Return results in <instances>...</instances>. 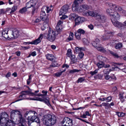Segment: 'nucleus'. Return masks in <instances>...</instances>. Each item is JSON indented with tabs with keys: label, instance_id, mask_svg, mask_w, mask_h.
<instances>
[{
	"label": "nucleus",
	"instance_id": "nucleus-1",
	"mask_svg": "<svg viewBox=\"0 0 126 126\" xmlns=\"http://www.w3.org/2000/svg\"><path fill=\"white\" fill-rule=\"evenodd\" d=\"M30 121H31L32 123L34 121L35 122L40 123L39 119L37 117L36 113L35 112L34 115H32L29 120H25L22 117V115H19V126H25L28 122Z\"/></svg>",
	"mask_w": 126,
	"mask_h": 126
},
{
	"label": "nucleus",
	"instance_id": "nucleus-2",
	"mask_svg": "<svg viewBox=\"0 0 126 126\" xmlns=\"http://www.w3.org/2000/svg\"><path fill=\"white\" fill-rule=\"evenodd\" d=\"M83 0H75L73 4L72 8L75 11L80 12H83L85 11L88 10L89 8V6L87 5L84 4L80 5L79 7H78L79 4L82 2Z\"/></svg>",
	"mask_w": 126,
	"mask_h": 126
},
{
	"label": "nucleus",
	"instance_id": "nucleus-3",
	"mask_svg": "<svg viewBox=\"0 0 126 126\" xmlns=\"http://www.w3.org/2000/svg\"><path fill=\"white\" fill-rule=\"evenodd\" d=\"M83 14L84 16H90L95 17H96L99 19V21L102 22H105L106 20V17L104 15L95 11H86L83 12Z\"/></svg>",
	"mask_w": 126,
	"mask_h": 126
},
{
	"label": "nucleus",
	"instance_id": "nucleus-4",
	"mask_svg": "<svg viewBox=\"0 0 126 126\" xmlns=\"http://www.w3.org/2000/svg\"><path fill=\"white\" fill-rule=\"evenodd\" d=\"M56 32L54 31L50 28H49L48 32L47 39L51 42H53L56 38Z\"/></svg>",
	"mask_w": 126,
	"mask_h": 126
},
{
	"label": "nucleus",
	"instance_id": "nucleus-5",
	"mask_svg": "<svg viewBox=\"0 0 126 126\" xmlns=\"http://www.w3.org/2000/svg\"><path fill=\"white\" fill-rule=\"evenodd\" d=\"M100 41L98 39L96 38L94 41H93L92 44L94 47L97 48L98 51L102 52L105 53L106 51V50L99 44Z\"/></svg>",
	"mask_w": 126,
	"mask_h": 126
},
{
	"label": "nucleus",
	"instance_id": "nucleus-6",
	"mask_svg": "<svg viewBox=\"0 0 126 126\" xmlns=\"http://www.w3.org/2000/svg\"><path fill=\"white\" fill-rule=\"evenodd\" d=\"M113 32L105 30L104 35L102 36V39L104 41L108 40L113 36Z\"/></svg>",
	"mask_w": 126,
	"mask_h": 126
},
{
	"label": "nucleus",
	"instance_id": "nucleus-7",
	"mask_svg": "<svg viewBox=\"0 0 126 126\" xmlns=\"http://www.w3.org/2000/svg\"><path fill=\"white\" fill-rule=\"evenodd\" d=\"M11 34H9L10 39H15L17 38L19 36L18 31L16 29H13L9 31Z\"/></svg>",
	"mask_w": 126,
	"mask_h": 126
},
{
	"label": "nucleus",
	"instance_id": "nucleus-8",
	"mask_svg": "<svg viewBox=\"0 0 126 126\" xmlns=\"http://www.w3.org/2000/svg\"><path fill=\"white\" fill-rule=\"evenodd\" d=\"M51 115L48 114L44 116L43 121L45 122V124L47 126H51Z\"/></svg>",
	"mask_w": 126,
	"mask_h": 126
},
{
	"label": "nucleus",
	"instance_id": "nucleus-9",
	"mask_svg": "<svg viewBox=\"0 0 126 126\" xmlns=\"http://www.w3.org/2000/svg\"><path fill=\"white\" fill-rule=\"evenodd\" d=\"M85 20V18L84 17L78 16L75 20V25H79L84 21Z\"/></svg>",
	"mask_w": 126,
	"mask_h": 126
},
{
	"label": "nucleus",
	"instance_id": "nucleus-10",
	"mask_svg": "<svg viewBox=\"0 0 126 126\" xmlns=\"http://www.w3.org/2000/svg\"><path fill=\"white\" fill-rule=\"evenodd\" d=\"M108 5L112 8L116 10H118L121 13L123 10L122 8L119 6H117L116 5L111 3L108 4Z\"/></svg>",
	"mask_w": 126,
	"mask_h": 126
},
{
	"label": "nucleus",
	"instance_id": "nucleus-11",
	"mask_svg": "<svg viewBox=\"0 0 126 126\" xmlns=\"http://www.w3.org/2000/svg\"><path fill=\"white\" fill-rule=\"evenodd\" d=\"M8 31L10 32L8 29H5L3 30L1 32L2 36L6 39H9L10 36L8 34Z\"/></svg>",
	"mask_w": 126,
	"mask_h": 126
},
{
	"label": "nucleus",
	"instance_id": "nucleus-12",
	"mask_svg": "<svg viewBox=\"0 0 126 126\" xmlns=\"http://www.w3.org/2000/svg\"><path fill=\"white\" fill-rule=\"evenodd\" d=\"M38 98L39 99V101L44 102L49 106H51V105L49 102V99L48 97L45 96L43 98H41L40 97Z\"/></svg>",
	"mask_w": 126,
	"mask_h": 126
},
{
	"label": "nucleus",
	"instance_id": "nucleus-13",
	"mask_svg": "<svg viewBox=\"0 0 126 126\" xmlns=\"http://www.w3.org/2000/svg\"><path fill=\"white\" fill-rule=\"evenodd\" d=\"M111 21L113 24L116 27L119 28L123 26V24L121 22H119L117 20H115L114 19H111Z\"/></svg>",
	"mask_w": 126,
	"mask_h": 126
},
{
	"label": "nucleus",
	"instance_id": "nucleus-14",
	"mask_svg": "<svg viewBox=\"0 0 126 126\" xmlns=\"http://www.w3.org/2000/svg\"><path fill=\"white\" fill-rule=\"evenodd\" d=\"M44 8L45 7L42 8L40 15V18L42 20H46L48 19L47 16L46 15L45 11H43Z\"/></svg>",
	"mask_w": 126,
	"mask_h": 126
},
{
	"label": "nucleus",
	"instance_id": "nucleus-15",
	"mask_svg": "<svg viewBox=\"0 0 126 126\" xmlns=\"http://www.w3.org/2000/svg\"><path fill=\"white\" fill-rule=\"evenodd\" d=\"M33 6V8L32 9V14L33 15L35 13V11L36 9V5L38 1V0H30Z\"/></svg>",
	"mask_w": 126,
	"mask_h": 126
},
{
	"label": "nucleus",
	"instance_id": "nucleus-16",
	"mask_svg": "<svg viewBox=\"0 0 126 126\" xmlns=\"http://www.w3.org/2000/svg\"><path fill=\"white\" fill-rule=\"evenodd\" d=\"M35 113L34 111H27L24 114V116L25 117H26L28 115V117L27 120H29L32 115H34V113Z\"/></svg>",
	"mask_w": 126,
	"mask_h": 126
},
{
	"label": "nucleus",
	"instance_id": "nucleus-17",
	"mask_svg": "<svg viewBox=\"0 0 126 126\" xmlns=\"http://www.w3.org/2000/svg\"><path fill=\"white\" fill-rule=\"evenodd\" d=\"M27 93H28L32 95H35V94L34 93H32L28 91H22L21 93V94L19 95V97H24L23 96L27 94Z\"/></svg>",
	"mask_w": 126,
	"mask_h": 126
},
{
	"label": "nucleus",
	"instance_id": "nucleus-18",
	"mask_svg": "<svg viewBox=\"0 0 126 126\" xmlns=\"http://www.w3.org/2000/svg\"><path fill=\"white\" fill-rule=\"evenodd\" d=\"M43 34H41L38 39L35 40L33 41H32V44L37 45L40 43L41 42L40 39H42L43 38Z\"/></svg>",
	"mask_w": 126,
	"mask_h": 126
},
{
	"label": "nucleus",
	"instance_id": "nucleus-19",
	"mask_svg": "<svg viewBox=\"0 0 126 126\" xmlns=\"http://www.w3.org/2000/svg\"><path fill=\"white\" fill-rule=\"evenodd\" d=\"M43 21H44V22L43 23V26L41 28V29L42 31L44 30L45 29L47 28L48 26V19Z\"/></svg>",
	"mask_w": 126,
	"mask_h": 126
},
{
	"label": "nucleus",
	"instance_id": "nucleus-20",
	"mask_svg": "<svg viewBox=\"0 0 126 126\" xmlns=\"http://www.w3.org/2000/svg\"><path fill=\"white\" fill-rule=\"evenodd\" d=\"M112 16L113 17L112 18L114 19L115 20H118L120 18V16L118 13L115 11L112 14Z\"/></svg>",
	"mask_w": 126,
	"mask_h": 126
},
{
	"label": "nucleus",
	"instance_id": "nucleus-21",
	"mask_svg": "<svg viewBox=\"0 0 126 126\" xmlns=\"http://www.w3.org/2000/svg\"><path fill=\"white\" fill-rule=\"evenodd\" d=\"M51 125H53L56 122L57 118L54 115H51Z\"/></svg>",
	"mask_w": 126,
	"mask_h": 126
},
{
	"label": "nucleus",
	"instance_id": "nucleus-22",
	"mask_svg": "<svg viewBox=\"0 0 126 126\" xmlns=\"http://www.w3.org/2000/svg\"><path fill=\"white\" fill-rule=\"evenodd\" d=\"M40 123L35 122L32 123L31 121L28 122L27 124L28 126H40Z\"/></svg>",
	"mask_w": 126,
	"mask_h": 126
},
{
	"label": "nucleus",
	"instance_id": "nucleus-23",
	"mask_svg": "<svg viewBox=\"0 0 126 126\" xmlns=\"http://www.w3.org/2000/svg\"><path fill=\"white\" fill-rule=\"evenodd\" d=\"M72 119L68 118V119L67 122H66V124L63 125V126H72Z\"/></svg>",
	"mask_w": 126,
	"mask_h": 126
},
{
	"label": "nucleus",
	"instance_id": "nucleus-24",
	"mask_svg": "<svg viewBox=\"0 0 126 126\" xmlns=\"http://www.w3.org/2000/svg\"><path fill=\"white\" fill-rule=\"evenodd\" d=\"M123 47V45L122 43H119L116 44L114 46L115 48L117 49H120Z\"/></svg>",
	"mask_w": 126,
	"mask_h": 126
},
{
	"label": "nucleus",
	"instance_id": "nucleus-25",
	"mask_svg": "<svg viewBox=\"0 0 126 126\" xmlns=\"http://www.w3.org/2000/svg\"><path fill=\"white\" fill-rule=\"evenodd\" d=\"M17 112V114L19 116L18 117L19 118V115H21L19 114L20 113V112L17 110H13L11 111V117H12L14 116L16 114V113Z\"/></svg>",
	"mask_w": 126,
	"mask_h": 126
},
{
	"label": "nucleus",
	"instance_id": "nucleus-26",
	"mask_svg": "<svg viewBox=\"0 0 126 126\" xmlns=\"http://www.w3.org/2000/svg\"><path fill=\"white\" fill-rule=\"evenodd\" d=\"M46 57L48 60L52 61H54V56L53 55L48 54L46 55Z\"/></svg>",
	"mask_w": 126,
	"mask_h": 126
},
{
	"label": "nucleus",
	"instance_id": "nucleus-27",
	"mask_svg": "<svg viewBox=\"0 0 126 126\" xmlns=\"http://www.w3.org/2000/svg\"><path fill=\"white\" fill-rule=\"evenodd\" d=\"M83 50V49L82 47L79 48L77 47L75 48V52L77 53H78L81 52V51Z\"/></svg>",
	"mask_w": 126,
	"mask_h": 126
},
{
	"label": "nucleus",
	"instance_id": "nucleus-28",
	"mask_svg": "<svg viewBox=\"0 0 126 126\" xmlns=\"http://www.w3.org/2000/svg\"><path fill=\"white\" fill-rule=\"evenodd\" d=\"M112 70L111 69L104 68L103 69V71L104 73V75H105L106 74H108Z\"/></svg>",
	"mask_w": 126,
	"mask_h": 126
},
{
	"label": "nucleus",
	"instance_id": "nucleus-29",
	"mask_svg": "<svg viewBox=\"0 0 126 126\" xmlns=\"http://www.w3.org/2000/svg\"><path fill=\"white\" fill-rule=\"evenodd\" d=\"M109 52L115 58H118L120 57L117 53L114 52L110 50H108Z\"/></svg>",
	"mask_w": 126,
	"mask_h": 126
},
{
	"label": "nucleus",
	"instance_id": "nucleus-30",
	"mask_svg": "<svg viewBox=\"0 0 126 126\" xmlns=\"http://www.w3.org/2000/svg\"><path fill=\"white\" fill-rule=\"evenodd\" d=\"M71 61L70 63L72 64L76 62V58L75 57V56L73 55H71Z\"/></svg>",
	"mask_w": 126,
	"mask_h": 126
},
{
	"label": "nucleus",
	"instance_id": "nucleus-31",
	"mask_svg": "<svg viewBox=\"0 0 126 126\" xmlns=\"http://www.w3.org/2000/svg\"><path fill=\"white\" fill-rule=\"evenodd\" d=\"M26 7L28 9L31 7H32V9L33 8V6L30 1L26 3Z\"/></svg>",
	"mask_w": 126,
	"mask_h": 126
},
{
	"label": "nucleus",
	"instance_id": "nucleus-32",
	"mask_svg": "<svg viewBox=\"0 0 126 126\" xmlns=\"http://www.w3.org/2000/svg\"><path fill=\"white\" fill-rule=\"evenodd\" d=\"M10 121H8L7 122L5 125V126H15V124L14 122L11 120Z\"/></svg>",
	"mask_w": 126,
	"mask_h": 126
},
{
	"label": "nucleus",
	"instance_id": "nucleus-33",
	"mask_svg": "<svg viewBox=\"0 0 126 126\" xmlns=\"http://www.w3.org/2000/svg\"><path fill=\"white\" fill-rule=\"evenodd\" d=\"M66 71V69L65 68L63 70H61V72H57L54 74L55 76L57 77H59L62 75V73L65 72Z\"/></svg>",
	"mask_w": 126,
	"mask_h": 126
},
{
	"label": "nucleus",
	"instance_id": "nucleus-34",
	"mask_svg": "<svg viewBox=\"0 0 126 126\" xmlns=\"http://www.w3.org/2000/svg\"><path fill=\"white\" fill-rule=\"evenodd\" d=\"M114 11H115L113 10H112L110 9H107L106 11L107 14L110 16L112 15Z\"/></svg>",
	"mask_w": 126,
	"mask_h": 126
},
{
	"label": "nucleus",
	"instance_id": "nucleus-35",
	"mask_svg": "<svg viewBox=\"0 0 126 126\" xmlns=\"http://www.w3.org/2000/svg\"><path fill=\"white\" fill-rule=\"evenodd\" d=\"M104 63L102 61H99L97 64V66L98 68H101L103 67Z\"/></svg>",
	"mask_w": 126,
	"mask_h": 126
},
{
	"label": "nucleus",
	"instance_id": "nucleus-36",
	"mask_svg": "<svg viewBox=\"0 0 126 126\" xmlns=\"http://www.w3.org/2000/svg\"><path fill=\"white\" fill-rule=\"evenodd\" d=\"M56 28L57 31V32L59 33L60 32L62 31L63 29L62 28L61 26H56Z\"/></svg>",
	"mask_w": 126,
	"mask_h": 126
},
{
	"label": "nucleus",
	"instance_id": "nucleus-37",
	"mask_svg": "<svg viewBox=\"0 0 126 126\" xmlns=\"http://www.w3.org/2000/svg\"><path fill=\"white\" fill-rule=\"evenodd\" d=\"M27 9L28 8L26 7H25L20 9L19 11V12L20 13L22 14L26 12L27 11Z\"/></svg>",
	"mask_w": 126,
	"mask_h": 126
},
{
	"label": "nucleus",
	"instance_id": "nucleus-38",
	"mask_svg": "<svg viewBox=\"0 0 126 126\" xmlns=\"http://www.w3.org/2000/svg\"><path fill=\"white\" fill-rule=\"evenodd\" d=\"M69 18L72 19H73L76 18L77 17L76 14L75 13L71 14L69 16Z\"/></svg>",
	"mask_w": 126,
	"mask_h": 126
},
{
	"label": "nucleus",
	"instance_id": "nucleus-39",
	"mask_svg": "<svg viewBox=\"0 0 126 126\" xmlns=\"http://www.w3.org/2000/svg\"><path fill=\"white\" fill-rule=\"evenodd\" d=\"M1 116L3 118L5 119H6L7 118H8V114L6 112L3 113L2 114V115L0 116Z\"/></svg>",
	"mask_w": 126,
	"mask_h": 126
},
{
	"label": "nucleus",
	"instance_id": "nucleus-40",
	"mask_svg": "<svg viewBox=\"0 0 126 126\" xmlns=\"http://www.w3.org/2000/svg\"><path fill=\"white\" fill-rule=\"evenodd\" d=\"M67 12L65 11L64 10L61 8L60 10L59 13L60 15H64L67 13Z\"/></svg>",
	"mask_w": 126,
	"mask_h": 126
},
{
	"label": "nucleus",
	"instance_id": "nucleus-41",
	"mask_svg": "<svg viewBox=\"0 0 126 126\" xmlns=\"http://www.w3.org/2000/svg\"><path fill=\"white\" fill-rule=\"evenodd\" d=\"M81 35L79 33L77 32H75V36L76 38L78 40H80V36Z\"/></svg>",
	"mask_w": 126,
	"mask_h": 126
},
{
	"label": "nucleus",
	"instance_id": "nucleus-42",
	"mask_svg": "<svg viewBox=\"0 0 126 126\" xmlns=\"http://www.w3.org/2000/svg\"><path fill=\"white\" fill-rule=\"evenodd\" d=\"M78 54H79L78 55V58L80 60L83 57L84 55V54L82 52L78 53Z\"/></svg>",
	"mask_w": 126,
	"mask_h": 126
},
{
	"label": "nucleus",
	"instance_id": "nucleus-43",
	"mask_svg": "<svg viewBox=\"0 0 126 126\" xmlns=\"http://www.w3.org/2000/svg\"><path fill=\"white\" fill-rule=\"evenodd\" d=\"M81 71L80 70H78L77 69H73L70 70L69 71V73H73L76 72H78Z\"/></svg>",
	"mask_w": 126,
	"mask_h": 126
},
{
	"label": "nucleus",
	"instance_id": "nucleus-44",
	"mask_svg": "<svg viewBox=\"0 0 126 126\" xmlns=\"http://www.w3.org/2000/svg\"><path fill=\"white\" fill-rule=\"evenodd\" d=\"M6 119L0 116V124L4 123L6 121Z\"/></svg>",
	"mask_w": 126,
	"mask_h": 126
},
{
	"label": "nucleus",
	"instance_id": "nucleus-45",
	"mask_svg": "<svg viewBox=\"0 0 126 126\" xmlns=\"http://www.w3.org/2000/svg\"><path fill=\"white\" fill-rule=\"evenodd\" d=\"M77 32L79 33L81 35V34H83L85 33V32L84 30L81 29L78 30Z\"/></svg>",
	"mask_w": 126,
	"mask_h": 126
},
{
	"label": "nucleus",
	"instance_id": "nucleus-46",
	"mask_svg": "<svg viewBox=\"0 0 126 126\" xmlns=\"http://www.w3.org/2000/svg\"><path fill=\"white\" fill-rule=\"evenodd\" d=\"M17 6H14L12 8L11 11L10 12V14L13 13L17 9Z\"/></svg>",
	"mask_w": 126,
	"mask_h": 126
},
{
	"label": "nucleus",
	"instance_id": "nucleus-47",
	"mask_svg": "<svg viewBox=\"0 0 126 126\" xmlns=\"http://www.w3.org/2000/svg\"><path fill=\"white\" fill-rule=\"evenodd\" d=\"M62 8L64 9L65 11L67 12L69 9V6L67 5H66L63 6Z\"/></svg>",
	"mask_w": 126,
	"mask_h": 126
},
{
	"label": "nucleus",
	"instance_id": "nucleus-48",
	"mask_svg": "<svg viewBox=\"0 0 126 126\" xmlns=\"http://www.w3.org/2000/svg\"><path fill=\"white\" fill-rule=\"evenodd\" d=\"M66 55L68 56L69 57L72 55L71 54V49H69L67 50Z\"/></svg>",
	"mask_w": 126,
	"mask_h": 126
},
{
	"label": "nucleus",
	"instance_id": "nucleus-49",
	"mask_svg": "<svg viewBox=\"0 0 126 126\" xmlns=\"http://www.w3.org/2000/svg\"><path fill=\"white\" fill-rule=\"evenodd\" d=\"M84 80V78L82 77L78 79L77 80V82L78 83L79 82H82Z\"/></svg>",
	"mask_w": 126,
	"mask_h": 126
},
{
	"label": "nucleus",
	"instance_id": "nucleus-50",
	"mask_svg": "<svg viewBox=\"0 0 126 126\" xmlns=\"http://www.w3.org/2000/svg\"><path fill=\"white\" fill-rule=\"evenodd\" d=\"M117 114L119 117H122L124 116L125 114L122 112H117Z\"/></svg>",
	"mask_w": 126,
	"mask_h": 126
},
{
	"label": "nucleus",
	"instance_id": "nucleus-51",
	"mask_svg": "<svg viewBox=\"0 0 126 126\" xmlns=\"http://www.w3.org/2000/svg\"><path fill=\"white\" fill-rule=\"evenodd\" d=\"M102 105L103 106L106 107L108 108H109L110 106V104L108 103H102Z\"/></svg>",
	"mask_w": 126,
	"mask_h": 126
},
{
	"label": "nucleus",
	"instance_id": "nucleus-52",
	"mask_svg": "<svg viewBox=\"0 0 126 126\" xmlns=\"http://www.w3.org/2000/svg\"><path fill=\"white\" fill-rule=\"evenodd\" d=\"M98 72V70H95L94 71H91L90 73L91 75H92L93 76L95 74H96Z\"/></svg>",
	"mask_w": 126,
	"mask_h": 126
},
{
	"label": "nucleus",
	"instance_id": "nucleus-53",
	"mask_svg": "<svg viewBox=\"0 0 126 126\" xmlns=\"http://www.w3.org/2000/svg\"><path fill=\"white\" fill-rule=\"evenodd\" d=\"M119 96V99H120L121 102H123L124 101V99H123L124 98L123 95L122 94H120Z\"/></svg>",
	"mask_w": 126,
	"mask_h": 126
},
{
	"label": "nucleus",
	"instance_id": "nucleus-54",
	"mask_svg": "<svg viewBox=\"0 0 126 126\" xmlns=\"http://www.w3.org/2000/svg\"><path fill=\"white\" fill-rule=\"evenodd\" d=\"M112 98L111 96H110L107 97L106 98V101L107 102H109L111 101Z\"/></svg>",
	"mask_w": 126,
	"mask_h": 126
},
{
	"label": "nucleus",
	"instance_id": "nucleus-55",
	"mask_svg": "<svg viewBox=\"0 0 126 126\" xmlns=\"http://www.w3.org/2000/svg\"><path fill=\"white\" fill-rule=\"evenodd\" d=\"M83 41L84 44L86 45H88L89 44V42L85 38L83 39Z\"/></svg>",
	"mask_w": 126,
	"mask_h": 126
},
{
	"label": "nucleus",
	"instance_id": "nucleus-56",
	"mask_svg": "<svg viewBox=\"0 0 126 126\" xmlns=\"http://www.w3.org/2000/svg\"><path fill=\"white\" fill-rule=\"evenodd\" d=\"M104 77L105 79H109L111 77V76L108 75V74H106L104 75Z\"/></svg>",
	"mask_w": 126,
	"mask_h": 126
},
{
	"label": "nucleus",
	"instance_id": "nucleus-57",
	"mask_svg": "<svg viewBox=\"0 0 126 126\" xmlns=\"http://www.w3.org/2000/svg\"><path fill=\"white\" fill-rule=\"evenodd\" d=\"M42 93L43 94V95L44 96H45L47 95V91H45L44 90H43L42 92Z\"/></svg>",
	"mask_w": 126,
	"mask_h": 126
},
{
	"label": "nucleus",
	"instance_id": "nucleus-58",
	"mask_svg": "<svg viewBox=\"0 0 126 126\" xmlns=\"http://www.w3.org/2000/svg\"><path fill=\"white\" fill-rule=\"evenodd\" d=\"M40 98V97H36L35 98H31L30 99V100L39 101V99L38 98Z\"/></svg>",
	"mask_w": 126,
	"mask_h": 126
},
{
	"label": "nucleus",
	"instance_id": "nucleus-59",
	"mask_svg": "<svg viewBox=\"0 0 126 126\" xmlns=\"http://www.w3.org/2000/svg\"><path fill=\"white\" fill-rule=\"evenodd\" d=\"M62 15V16L60 17V18L61 19H64L67 17V16L64 15Z\"/></svg>",
	"mask_w": 126,
	"mask_h": 126
},
{
	"label": "nucleus",
	"instance_id": "nucleus-60",
	"mask_svg": "<svg viewBox=\"0 0 126 126\" xmlns=\"http://www.w3.org/2000/svg\"><path fill=\"white\" fill-rule=\"evenodd\" d=\"M88 27L91 30H92L93 29L94 27L93 25L91 24H90V25H88Z\"/></svg>",
	"mask_w": 126,
	"mask_h": 126
},
{
	"label": "nucleus",
	"instance_id": "nucleus-61",
	"mask_svg": "<svg viewBox=\"0 0 126 126\" xmlns=\"http://www.w3.org/2000/svg\"><path fill=\"white\" fill-rule=\"evenodd\" d=\"M41 21V19L40 18H37L34 21V22L35 23L39 22Z\"/></svg>",
	"mask_w": 126,
	"mask_h": 126
},
{
	"label": "nucleus",
	"instance_id": "nucleus-62",
	"mask_svg": "<svg viewBox=\"0 0 126 126\" xmlns=\"http://www.w3.org/2000/svg\"><path fill=\"white\" fill-rule=\"evenodd\" d=\"M110 66V65L109 64H107L104 65L103 67H104V68H106L109 67Z\"/></svg>",
	"mask_w": 126,
	"mask_h": 126
},
{
	"label": "nucleus",
	"instance_id": "nucleus-63",
	"mask_svg": "<svg viewBox=\"0 0 126 126\" xmlns=\"http://www.w3.org/2000/svg\"><path fill=\"white\" fill-rule=\"evenodd\" d=\"M73 39V37L69 36L68 38L67 39V40H68L69 41Z\"/></svg>",
	"mask_w": 126,
	"mask_h": 126
},
{
	"label": "nucleus",
	"instance_id": "nucleus-64",
	"mask_svg": "<svg viewBox=\"0 0 126 126\" xmlns=\"http://www.w3.org/2000/svg\"><path fill=\"white\" fill-rule=\"evenodd\" d=\"M121 13L124 15L126 16V11L123 10Z\"/></svg>",
	"mask_w": 126,
	"mask_h": 126
}]
</instances>
